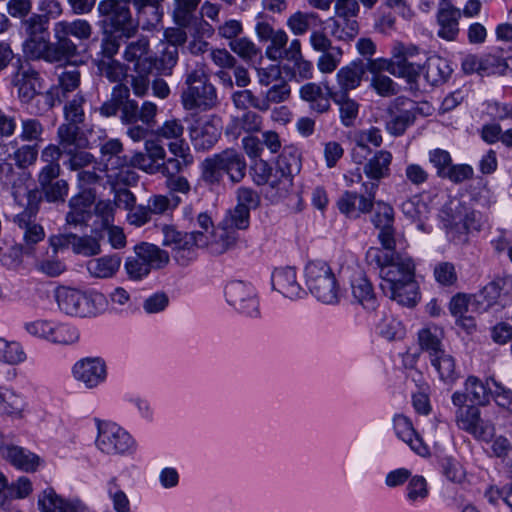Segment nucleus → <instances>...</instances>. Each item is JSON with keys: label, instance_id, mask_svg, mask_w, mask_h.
I'll use <instances>...</instances> for the list:
<instances>
[{"label": "nucleus", "instance_id": "69168bd1", "mask_svg": "<svg viewBox=\"0 0 512 512\" xmlns=\"http://www.w3.org/2000/svg\"><path fill=\"white\" fill-rule=\"evenodd\" d=\"M201 178L204 182L208 184H218L220 183L224 173L221 165L217 159L216 154L206 158L201 164Z\"/></svg>", "mask_w": 512, "mask_h": 512}, {"label": "nucleus", "instance_id": "3c124183", "mask_svg": "<svg viewBox=\"0 0 512 512\" xmlns=\"http://www.w3.org/2000/svg\"><path fill=\"white\" fill-rule=\"evenodd\" d=\"M290 94L291 88L286 80L283 79L280 82L275 83L265 92L264 97L261 98V103L264 105L262 112L268 111L271 104H279L287 101Z\"/></svg>", "mask_w": 512, "mask_h": 512}, {"label": "nucleus", "instance_id": "f257e3e1", "mask_svg": "<svg viewBox=\"0 0 512 512\" xmlns=\"http://www.w3.org/2000/svg\"><path fill=\"white\" fill-rule=\"evenodd\" d=\"M365 259L368 265L379 269L382 289L391 288L415 277L413 260L394 251L384 252L378 247H370Z\"/></svg>", "mask_w": 512, "mask_h": 512}, {"label": "nucleus", "instance_id": "4be33fe9", "mask_svg": "<svg viewBox=\"0 0 512 512\" xmlns=\"http://www.w3.org/2000/svg\"><path fill=\"white\" fill-rule=\"evenodd\" d=\"M144 148L145 153L137 152L132 156L134 167L149 174L159 172L161 165L158 162L166 157L164 147L156 140H146Z\"/></svg>", "mask_w": 512, "mask_h": 512}, {"label": "nucleus", "instance_id": "8fccbe9b", "mask_svg": "<svg viewBox=\"0 0 512 512\" xmlns=\"http://www.w3.org/2000/svg\"><path fill=\"white\" fill-rule=\"evenodd\" d=\"M174 1V20L179 26H190L193 22H198L193 17L201 0H173Z\"/></svg>", "mask_w": 512, "mask_h": 512}, {"label": "nucleus", "instance_id": "7ed1b4c3", "mask_svg": "<svg viewBox=\"0 0 512 512\" xmlns=\"http://www.w3.org/2000/svg\"><path fill=\"white\" fill-rule=\"evenodd\" d=\"M306 284L310 292L325 304H334L339 299V289L331 267L323 261H313L305 268Z\"/></svg>", "mask_w": 512, "mask_h": 512}, {"label": "nucleus", "instance_id": "cd10ccee", "mask_svg": "<svg viewBox=\"0 0 512 512\" xmlns=\"http://www.w3.org/2000/svg\"><path fill=\"white\" fill-rule=\"evenodd\" d=\"M225 295L231 305L238 306L244 311L251 308L252 311H246L249 315L258 312V302L251 297L247 286L241 281L230 282L225 288Z\"/></svg>", "mask_w": 512, "mask_h": 512}, {"label": "nucleus", "instance_id": "c756f323", "mask_svg": "<svg viewBox=\"0 0 512 512\" xmlns=\"http://www.w3.org/2000/svg\"><path fill=\"white\" fill-rule=\"evenodd\" d=\"M121 257L117 254L93 258L87 262V270L94 278H112L121 266Z\"/></svg>", "mask_w": 512, "mask_h": 512}, {"label": "nucleus", "instance_id": "e433bc0d", "mask_svg": "<svg viewBox=\"0 0 512 512\" xmlns=\"http://www.w3.org/2000/svg\"><path fill=\"white\" fill-rule=\"evenodd\" d=\"M22 102L28 103L37 94L38 74L32 69H21L14 78Z\"/></svg>", "mask_w": 512, "mask_h": 512}, {"label": "nucleus", "instance_id": "72a5a7b5", "mask_svg": "<svg viewBox=\"0 0 512 512\" xmlns=\"http://www.w3.org/2000/svg\"><path fill=\"white\" fill-rule=\"evenodd\" d=\"M47 23L48 18L44 15L33 14L23 22L25 32L28 35L27 45L34 44L40 53L44 50V44H47Z\"/></svg>", "mask_w": 512, "mask_h": 512}, {"label": "nucleus", "instance_id": "2f4dec72", "mask_svg": "<svg viewBox=\"0 0 512 512\" xmlns=\"http://www.w3.org/2000/svg\"><path fill=\"white\" fill-rule=\"evenodd\" d=\"M444 331L436 325H429L418 332V342L422 351L429 355V359L443 352L442 340Z\"/></svg>", "mask_w": 512, "mask_h": 512}, {"label": "nucleus", "instance_id": "4c0bfd02", "mask_svg": "<svg viewBox=\"0 0 512 512\" xmlns=\"http://www.w3.org/2000/svg\"><path fill=\"white\" fill-rule=\"evenodd\" d=\"M59 146L64 153H70L73 149L84 148L86 140L80 136V129L77 124L64 123L57 130Z\"/></svg>", "mask_w": 512, "mask_h": 512}, {"label": "nucleus", "instance_id": "0e129e2a", "mask_svg": "<svg viewBox=\"0 0 512 512\" xmlns=\"http://www.w3.org/2000/svg\"><path fill=\"white\" fill-rule=\"evenodd\" d=\"M250 212L241 205H236L234 209L229 210L221 223L230 229L237 231L244 230L249 226Z\"/></svg>", "mask_w": 512, "mask_h": 512}, {"label": "nucleus", "instance_id": "4d7b16f0", "mask_svg": "<svg viewBox=\"0 0 512 512\" xmlns=\"http://www.w3.org/2000/svg\"><path fill=\"white\" fill-rule=\"evenodd\" d=\"M500 295L499 286L491 282L486 285L479 293L473 294V301L475 302V311L483 312L491 307Z\"/></svg>", "mask_w": 512, "mask_h": 512}, {"label": "nucleus", "instance_id": "aec40b11", "mask_svg": "<svg viewBox=\"0 0 512 512\" xmlns=\"http://www.w3.org/2000/svg\"><path fill=\"white\" fill-rule=\"evenodd\" d=\"M221 135L213 117L197 120L190 128V138L197 150H207L215 145Z\"/></svg>", "mask_w": 512, "mask_h": 512}, {"label": "nucleus", "instance_id": "4468645a", "mask_svg": "<svg viewBox=\"0 0 512 512\" xmlns=\"http://www.w3.org/2000/svg\"><path fill=\"white\" fill-rule=\"evenodd\" d=\"M95 192L83 189L72 196L68 202L69 211L66 214V224L71 227H86L91 218V206L95 202Z\"/></svg>", "mask_w": 512, "mask_h": 512}, {"label": "nucleus", "instance_id": "b1692460", "mask_svg": "<svg viewBox=\"0 0 512 512\" xmlns=\"http://www.w3.org/2000/svg\"><path fill=\"white\" fill-rule=\"evenodd\" d=\"M394 430L399 439L407 443L420 456L429 454L428 447L416 433L411 421L404 415H396L393 419Z\"/></svg>", "mask_w": 512, "mask_h": 512}, {"label": "nucleus", "instance_id": "603ef678", "mask_svg": "<svg viewBox=\"0 0 512 512\" xmlns=\"http://www.w3.org/2000/svg\"><path fill=\"white\" fill-rule=\"evenodd\" d=\"M26 359V353L19 342L0 338V361L16 365Z\"/></svg>", "mask_w": 512, "mask_h": 512}, {"label": "nucleus", "instance_id": "5fc2aeb1", "mask_svg": "<svg viewBox=\"0 0 512 512\" xmlns=\"http://www.w3.org/2000/svg\"><path fill=\"white\" fill-rule=\"evenodd\" d=\"M54 25L60 28V31L65 32L68 36H73L79 40H87L92 35V26L84 19H76L72 22L59 21Z\"/></svg>", "mask_w": 512, "mask_h": 512}, {"label": "nucleus", "instance_id": "20e7f679", "mask_svg": "<svg viewBox=\"0 0 512 512\" xmlns=\"http://www.w3.org/2000/svg\"><path fill=\"white\" fill-rule=\"evenodd\" d=\"M418 56L419 50L416 46L397 43L393 47L391 59L380 60V68L413 84L417 82L422 71L421 64L416 61Z\"/></svg>", "mask_w": 512, "mask_h": 512}, {"label": "nucleus", "instance_id": "39448f33", "mask_svg": "<svg viewBox=\"0 0 512 512\" xmlns=\"http://www.w3.org/2000/svg\"><path fill=\"white\" fill-rule=\"evenodd\" d=\"M135 255L127 258L125 270L133 280L147 276L151 269H159L169 262L166 251L150 243H140L134 248Z\"/></svg>", "mask_w": 512, "mask_h": 512}, {"label": "nucleus", "instance_id": "c85d7f7f", "mask_svg": "<svg viewBox=\"0 0 512 512\" xmlns=\"http://www.w3.org/2000/svg\"><path fill=\"white\" fill-rule=\"evenodd\" d=\"M272 285L275 290L289 298L296 297L300 293L296 271L292 267L275 269L272 274Z\"/></svg>", "mask_w": 512, "mask_h": 512}, {"label": "nucleus", "instance_id": "774afa93", "mask_svg": "<svg viewBox=\"0 0 512 512\" xmlns=\"http://www.w3.org/2000/svg\"><path fill=\"white\" fill-rule=\"evenodd\" d=\"M36 269L49 277H57L65 270V264L57 257V254L47 255L36 263Z\"/></svg>", "mask_w": 512, "mask_h": 512}, {"label": "nucleus", "instance_id": "412c9836", "mask_svg": "<svg viewBox=\"0 0 512 512\" xmlns=\"http://www.w3.org/2000/svg\"><path fill=\"white\" fill-rule=\"evenodd\" d=\"M61 172H39L37 180L44 199L49 203H64L69 192L65 179H58Z\"/></svg>", "mask_w": 512, "mask_h": 512}, {"label": "nucleus", "instance_id": "a19ab883", "mask_svg": "<svg viewBox=\"0 0 512 512\" xmlns=\"http://www.w3.org/2000/svg\"><path fill=\"white\" fill-rule=\"evenodd\" d=\"M368 70L372 74L371 86L375 91L383 97H390L396 95L399 91V86L389 76L381 73L380 61L371 62Z\"/></svg>", "mask_w": 512, "mask_h": 512}, {"label": "nucleus", "instance_id": "1a4fd4ad", "mask_svg": "<svg viewBox=\"0 0 512 512\" xmlns=\"http://www.w3.org/2000/svg\"><path fill=\"white\" fill-rule=\"evenodd\" d=\"M96 445L103 453L114 455L130 452L135 442L125 429L116 423L105 422L98 425Z\"/></svg>", "mask_w": 512, "mask_h": 512}, {"label": "nucleus", "instance_id": "338daca9", "mask_svg": "<svg viewBox=\"0 0 512 512\" xmlns=\"http://www.w3.org/2000/svg\"><path fill=\"white\" fill-rule=\"evenodd\" d=\"M362 188L363 193L358 194L356 212L365 214L371 212L373 209L378 184L376 182H363Z\"/></svg>", "mask_w": 512, "mask_h": 512}, {"label": "nucleus", "instance_id": "bf43d9fd", "mask_svg": "<svg viewBox=\"0 0 512 512\" xmlns=\"http://www.w3.org/2000/svg\"><path fill=\"white\" fill-rule=\"evenodd\" d=\"M38 507L42 512H67L65 500L50 487L38 496Z\"/></svg>", "mask_w": 512, "mask_h": 512}, {"label": "nucleus", "instance_id": "6e6552de", "mask_svg": "<svg viewBox=\"0 0 512 512\" xmlns=\"http://www.w3.org/2000/svg\"><path fill=\"white\" fill-rule=\"evenodd\" d=\"M55 298L64 313L81 317L95 314L96 305L104 302V296L100 293L87 295L77 289L64 286L55 290Z\"/></svg>", "mask_w": 512, "mask_h": 512}, {"label": "nucleus", "instance_id": "bb28decb", "mask_svg": "<svg viewBox=\"0 0 512 512\" xmlns=\"http://www.w3.org/2000/svg\"><path fill=\"white\" fill-rule=\"evenodd\" d=\"M223 173L227 174L233 183L240 182L246 172V163L240 153L233 149H226L216 154Z\"/></svg>", "mask_w": 512, "mask_h": 512}, {"label": "nucleus", "instance_id": "a211bd4d", "mask_svg": "<svg viewBox=\"0 0 512 512\" xmlns=\"http://www.w3.org/2000/svg\"><path fill=\"white\" fill-rule=\"evenodd\" d=\"M74 378L87 388H94L106 379V364L100 358H84L73 366Z\"/></svg>", "mask_w": 512, "mask_h": 512}, {"label": "nucleus", "instance_id": "a18cd8bd", "mask_svg": "<svg viewBox=\"0 0 512 512\" xmlns=\"http://www.w3.org/2000/svg\"><path fill=\"white\" fill-rule=\"evenodd\" d=\"M390 119L386 122L385 128L392 136H400L405 133L406 129L415 121V115L410 110H403L395 113L393 107L388 108Z\"/></svg>", "mask_w": 512, "mask_h": 512}, {"label": "nucleus", "instance_id": "2eb2a0df", "mask_svg": "<svg viewBox=\"0 0 512 512\" xmlns=\"http://www.w3.org/2000/svg\"><path fill=\"white\" fill-rule=\"evenodd\" d=\"M108 183L117 185H132L137 182V174L131 169L135 168L132 156L118 154L103 164Z\"/></svg>", "mask_w": 512, "mask_h": 512}, {"label": "nucleus", "instance_id": "680f3d73", "mask_svg": "<svg viewBox=\"0 0 512 512\" xmlns=\"http://www.w3.org/2000/svg\"><path fill=\"white\" fill-rule=\"evenodd\" d=\"M64 153L63 149L59 145L49 144L41 151V161L45 163L40 172H61V166L59 160Z\"/></svg>", "mask_w": 512, "mask_h": 512}, {"label": "nucleus", "instance_id": "49530a36", "mask_svg": "<svg viewBox=\"0 0 512 512\" xmlns=\"http://www.w3.org/2000/svg\"><path fill=\"white\" fill-rule=\"evenodd\" d=\"M329 96L340 107V118L344 126H351L358 115V104L344 93L328 91Z\"/></svg>", "mask_w": 512, "mask_h": 512}, {"label": "nucleus", "instance_id": "f03ea898", "mask_svg": "<svg viewBox=\"0 0 512 512\" xmlns=\"http://www.w3.org/2000/svg\"><path fill=\"white\" fill-rule=\"evenodd\" d=\"M181 102L184 109L189 111H207L217 106V92L209 82L204 66H199L187 74Z\"/></svg>", "mask_w": 512, "mask_h": 512}, {"label": "nucleus", "instance_id": "dca6fc26", "mask_svg": "<svg viewBox=\"0 0 512 512\" xmlns=\"http://www.w3.org/2000/svg\"><path fill=\"white\" fill-rule=\"evenodd\" d=\"M123 59L133 64V72L152 71L156 58L150 52V43L147 38H139L130 42L124 49Z\"/></svg>", "mask_w": 512, "mask_h": 512}, {"label": "nucleus", "instance_id": "052dcab7", "mask_svg": "<svg viewBox=\"0 0 512 512\" xmlns=\"http://www.w3.org/2000/svg\"><path fill=\"white\" fill-rule=\"evenodd\" d=\"M275 168L278 169L279 172L293 178L301 169L300 155L294 150L283 151L278 157Z\"/></svg>", "mask_w": 512, "mask_h": 512}, {"label": "nucleus", "instance_id": "9d476101", "mask_svg": "<svg viewBox=\"0 0 512 512\" xmlns=\"http://www.w3.org/2000/svg\"><path fill=\"white\" fill-rule=\"evenodd\" d=\"M162 235V245L171 249L179 264L186 265L193 257L194 248L198 247V232H181L172 225H164Z\"/></svg>", "mask_w": 512, "mask_h": 512}, {"label": "nucleus", "instance_id": "f3484780", "mask_svg": "<svg viewBox=\"0 0 512 512\" xmlns=\"http://www.w3.org/2000/svg\"><path fill=\"white\" fill-rule=\"evenodd\" d=\"M461 10L456 8L450 0H439L436 15L439 30L437 35L447 41H454L459 34V20Z\"/></svg>", "mask_w": 512, "mask_h": 512}, {"label": "nucleus", "instance_id": "7c9ffc66", "mask_svg": "<svg viewBox=\"0 0 512 512\" xmlns=\"http://www.w3.org/2000/svg\"><path fill=\"white\" fill-rule=\"evenodd\" d=\"M383 292L392 300L404 306H414L419 298L418 285L415 277L391 288H383Z\"/></svg>", "mask_w": 512, "mask_h": 512}, {"label": "nucleus", "instance_id": "c9c22d12", "mask_svg": "<svg viewBox=\"0 0 512 512\" xmlns=\"http://www.w3.org/2000/svg\"><path fill=\"white\" fill-rule=\"evenodd\" d=\"M322 24L323 20L321 17L313 11H297L287 19L288 28L296 36L304 35L311 28L321 26Z\"/></svg>", "mask_w": 512, "mask_h": 512}, {"label": "nucleus", "instance_id": "ddd939ff", "mask_svg": "<svg viewBox=\"0 0 512 512\" xmlns=\"http://www.w3.org/2000/svg\"><path fill=\"white\" fill-rule=\"evenodd\" d=\"M198 241V248H206L210 253L220 255L235 247L238 241V233L220 223L208 235L204 232H198Z\"/></svg>", "mask_w": 512, "mask_h": 512}, {"label": "nucleus", "instance_id": "58836bf2", "mask_svg": "<svg viewBox=\"0 0 512 512\" xmlns=\"http://www.w3.org/2000/svg\"><path fill=\"white\" fill-rule=\"evenodd\" d=\"M430 363L442 382L452 384L458 379L459 373L456 369L455 359L445 350L431 358Z\"/></svg>", "mask_w": 512, "mask_h": 512}, {"label": "nucleus", "instance_id": "13d9d810", "mask_svg": "<svg viewBox=\"0 0 512 512\" xmlns=\"http://www.w3.org/2000/svg\"><path fill=\"white\" fill-rule=\"evenodd\" d=\"M72 249L76 254L94 256L101 252V245L99 239L94 236L73 234Z\"/></svg>", "mask_w": 512, "mask_h": 512}, {"label": "nucleus", "instance_id": "5701e85b", "mask_svg": "<svg viewBox=\"0 0 512 512\" xmlns=\"http://www.w3.org/2000/svg\"><path fill=\"white\" fill-rule=\"evenodd\" d=\"M0 454L12 465L26 472L36 471L41 464V459L38 455L13 444H1Z\"/></svg>", "mask_w": 512, "mask_h": 512}, {"label": "nucleus", "instance_id": "393cba45", "mask_svg": "<svg viewBox=\"0 0 512 512\" xmlns=\"http://www.w3.org/2000/svg\"><path fill=\"white\" fill-rule=\"evenodd\" d=\"M392 160L391 152L387 150L376 151L363 166V172L369 179L368 182H376L379 185L382 179L387 178L390 175Z\"/></svg>", "mask_w": 512, "mask_h": 512}, {"label": "nucleus", "instance_id": "6ab92c4d", "mask_svg": "<svg viewBox=\"0 0 512 512\" xmlns=\"http://www.w3.org/2000/svg\"><path fill=\"white\" fill-rule=\"evenodd\" d=\"M60 30V28L54 25L53 32L56 41L44 44V50H42L41 55L48 62L68 61L78 54L77 45L65 32Z\"/></svg>", "mask_w": 512, "mask_h": 512}, {"label": "nucleus", "instance_id": "473e14b6", "mask_svg": "<svg viewBox=\"0 0 512 512\" xmlns=\"http://www.w3.org/2000/svg\"><path fill=\"white\" fill-rule=\"evenodd\" d=\"M366 72L364 64L359 62H351L342 67L336 75L340 91L338 93L347 94L349 90L356 89Z\"/></svg>", "mask_w": 512, "mask_h": 512}, {"label": "nucleus", "instance_id": "09e8293b", "mask_svg": "<svg viewBox=\"0 0 512 512\" xmlns=\"http://www.w3.org/2000/svg\"><path fill=\"white\" fill-rule=\"evenodd\" d=\"M25 407L24 400L11 390L0 391V412L2 414L20 418Z\"/></svg>", "mask_w": 512, "mask_h": 512}, {"label": "nucleus", "instance_id": "423d86ee", "mask_svg": "<svg viewBox=\"0 0 512 512\" xmlns=\"http://www.w3.org/2000/svg\"><path fill=\"white\" fill-rule=\"evenodd\" d=\"M98 13L110 32H118L125 37L133 36L138 29L130 11V0H103L98 4Z\"/></svg>", "mask_w": 512, "mask_h": 512}, {"label": "nucleus", "instance_id": "37998d69", "mask_svg": "<svg viewBox=\"0 0 512 512\" xmlns=\"http://www.w3.org/2000/svg\"><path fill=\"white\" fill-rule=\"evenodd\" d=\"M300 97L311 104V109L317 113H325L330 109V101L316 83H306L300 88Z\"/></svg>", "mask_w": 512, "mask_h": 512}, {"label": "nucleus", "instance_id": "c03bdc74", "mask_svg": "<svg viewBox=\"0 0 512 512\" xmlns=\"http://www.w3.org/2000/svg\"><path fill=\"white\" fill-rule=\"evenodd\" d=\"M93 63L97 67V73L112 83H121L127 77V68L115 59H94Z\"/></svg>", "mask_w": 512, "mask_h": 512}, {"label": "nucleus", "instance_id": "f8f14e48", "mask_svg": "<svg viewBox=\"0 0 512 512\" xmlns=\"http://www.w3.org/2000/svg\"><path fill=\"white\" fill-rule=\"evenodd\" d=\"M183 134L184 126L178 119L166 120L155 131V135L158 138L167 140L169 142V151L174 156L182 158L184 164L189 165L192 162V156L189 153V147L185 143Z\"/></svg>", "mask_w": 512, "mask_h": 512}, {"label": "nucleus", "instance_id": "de8ad7c7", "mask_svg": "<svg viewBox=\"0 0 512 512\" xmlns=\"http://www.w3.org/2000/svg\"><path fill=\"white\" fill-rule=\"evenodd\" d=\"M113 96L119 99H126L122 106L121 119L124 123L132 124L139 119V107L136 101L129 100V88L125 85H117L113 89Z\"/></svg>", "mask_w": 512, "mask_h": 512}, {"label": "nucleus", "instance_id": "864d4df0", "mask_svg": "<svg viewBox=\"0 0 512 512\" xmlns=\"http://www.w3.org/2000/svg\"><path fill=\"white\" fill-rule=\"evenodd\" d=\"M228 46L233 53L246 62L261 56L260 48L248 37L240 36L233 42H229Z\"/></svg>", "mask_w": 512, "mask_h": 512}, {"label": "nucleus", "instance_id": "9b49d317", "mask_svg": "<svg viewBox=\"0 0 512 512\" xmlns=\"http://www.w3.org/2000/svg\"><path fill=\"white\" fill-rule=\"evenodd\" d=\"M375 205L372 223L379 230L378 240L384 250L394 251L396 249L394 209L384 201H377Z\"/></svg>", "mask_w": 512, "mask_h": 512}, {"label": "nucleus", "instance_id": "e2e57ef3", "mask_svg": "<svg viewBox=\"0 0 512 512\" xmlns=\"http://www.w3.org/2000/svg\"><path fill=\"white\" fill-rule=\"evenodd\" d=\"M343 51L340 47L336 46L325 52H321L317 60V68L321 73L329 74L336 70L341 63Z\"/></svg>", "mask_w": 512, "mask_h": 512}, {"label": "nucleus", "instance_id": "6e6d98bb", "mask_svg": "<svg viewBox=\"0 0 512 512\" xmlns=\"http://www.w3.org/2000/svg\"><path fill=\"white\" fill-rule=\"evenodd\" d=\"M491 387L486 385L476 377H468L465 382V391L468 393L469 401L479 405H485L489 402Z\"/></svg>", "mask_w": 512, "mask_h": 512}, {"label": "nucleus", "instance_id": "0eeeda50", "mask_svg": "<svg viewBox=\"0 0 512 512\" xmlns=\"http://www.w3.org/2000/svg\"><path fill=\"white\" fill-rule=\"evenodd\" d=\"M447 215L449 217L446 223L447 234L458 244L468 242V234L481 229L480 215L459 201L449 204Z\"/></svg>", "mask_w": 512, "mask_h": 512}, {"label": "nucleus", "instance_id": "ea45409f", "mask_svg": "<svg viewBox=\"0 0 512 512\" xmlns=\"http://www.w3.org/2000/svg\"><path fill=\"white\" fill-rule=\"evenodd\" d=\"M353 298L367 310H374L377 298L370 281L362 276L355 278L351 284Z\"/></svg>", "mask_w": 512, "mask_h": 512}, {"label": "nucleus", "instance_id": "f704fd0d", "mask_svg": "<svg viewBox=\"0 0 512 512\" xmlns=\"http://www.w3.org/2000/svg\"><path fill=\"white\" fill-rule=\"evenodd\" d=\"M422 69L424 71V78L433 86L445 82L451 73L448 62L439 56L429 57Z\"/></svg>", "mask_w": 512, "mask_h": 512}, {"label": "nucleus", "instance_id": "79ce46f5", "mask_svg": "<svg viewBox=\"0 0 512 512\" xmlns=\"http://www.w3.org/2000/svg\"><path fill=\"white\" fill-rule=\"evenodd\" d=\"M266 185L267 195L276 201L285 198L290 193L293 187V178L274 168L272 175L266 179Z\"/></svg>", "mask_w": 512, "mask_h": 512}, {"label": "nucleus", "instance_id": "a878e982", "mask_svg": "<svg viewBox=\"0 0 512 512\" xmlns=\"http://www.w3.org/2000/svg\"><path fill=\"white\" fill-rule=\"evenodd\" d=\"M14 222L23 231V241L27 249L45 238L44 228L35 222L32 210L18 214Z\"/></svg>", "mask_w": 512, "mask_h": 512}]
</instances>
